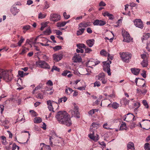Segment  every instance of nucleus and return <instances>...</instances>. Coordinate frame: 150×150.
Segmentation results:
<instances>
[{
	"label": "nucleus",
	"instance_id": "nucleus-1",
	"mask_svg": "<svg viewBox=\"0 0 150 150\" xmlns=\"http://www.w3.org/2000/svg\"><path fill=\"white\" fill-rule=\"evenodd\" d=\"M55 117L60 124L64 125L67 126H70L72 125L70 116L65 111H61L58 112Z\"/></svg>",
	"mask_w": 150,
	"mask_h": 150
},
{
	"label": "nucleus",
	"instance_id": "nucleus-2",
	"mask_svg": "<svg viewBox=\"0 0 150 150\" xmlns=\"http://www.w3.org/2000/svg\"><path fill=\"white\" fill-rule=\"evenodd\" d=\"M108 61L103 62V70L105 72H106L108 75L110 76L111 74L110 70V64L111 63V61H109L110 59L111 60H112L113 58V57L109 53L108 54Z\"/></svg>",
	"mask_w": 150,
	"mask_h": 150
},
{
	"label": "nucleus",
	"instance_id": "nucleus-3",
	"mask_svg": "<svg viewBox=\"0 0 150 150\" xmlns=\"http://www.w3.org/2000/svg\"><path fill=\"white\" fill-rule=\"evenodd\" d=\"M120 57L124 62L128 63L132 57V54L129 52H123L120 53Z\"/></svg>",
	"mask_w": 150,
	"mask_h": 150
},
{
	"label": "nucleus",
	"instance_id": "nucleus-4",
	"mask_svg": "<svg viewBox=\"0 0 150 150\" xmlns=\"http://www.w3.org/2000/svg\"><path fill=\"white\" fill-rule=\"evenodd\" d=\"M73 104L74 106V109L73 110H71L69 112L71 114L72 117L79 118L80 117V113L78 111L79 107L75 103H74Z\"/></svg>",
	"mask_w": 150,
	"mask_h": 150
},
{
	"label": "nucleus",
	"instance_id": "nucleus-5",
	"mask_svg": "<svg viewBox=\"0 0 150 150\" xmlns=\"http://www.w3.org/2000/svg\"><path fill=\"white\" fill-rule=\"evenodd\" d=\"M122 35L123 38V41L127 42H129L132 40V38L130 36L129 33L125 30H122Z\"/></svg>",
	"mask_w": 150,
	"mask_h": 150
},
{
	"label": "nucleus",
	"instance_id": "nucleus-6",
	"mask_svg": "<svg viewBox=\"0 0 150 150\" xmlns=\"http://www.w3.org/2000/svg\"><path fill=\"white\" fill-rule=\"evenodd\" d=\"M36 66L45 69H50V65L45 61H38L36 62Z\"/></svg>",
	"mask_w": 150,
	"mask_h": 150
},
{
	"label": "nucleus",
	"instance_id": "nucleus-7",
	"mask_svg": "<svg viewBox=\"0 0 150 150\" xmlns=\"http://www.w3.org/2000/svg\"><path fill=\"white\" fill-rule=\"evenodd\" d=\"M98 79L103 84H105L106 83L107 81V79L105 78V75L104 73H100L99 74L98 76H97Z\"/></svg>",
	"mask_w": 150,
	"mask_h": 150
},
{
	"label": "nucleus",
	"instance_id": "nucleus-8",
	"mask_svg": "<svg viewBox=\"0 0 150 150\" xmlns=\"http://www.w3.org/2000/svg\"><path fill=\"white\" fill-rule=\"evenodd\" d=\"M50 19L52 21H57L61 19V16L58 14L53 13L50 15Z\"/></svg>",
	"mask_w": 150,
	"mask_h": 150
},
{
	"label": "nucleus",
	"instance_id": "nucleus-9",
	"mask_svg": "<svg viewBox=\"0 0 150 150\" xmlns=\"http://www.w3.org/2000/svg\"><path fill=\"white\" fill-rule=\"evenodd\" d=\"M134 116L132 114L129 113L124 116L123 119L124 121L129 122L132 120H134Z\"/></svg>",
	"mask_w": 150,
	"mask_h": 150
},
{
	"label": "nucleus",
	"instance_id": "nucleus-10",
	"mask_svg": "<svg viewBox=\"0 0 150 150\" xmlns=\"http://www.w3.org/2000/svg\"><path fill=\"white\" fill-rule=\"evenodd\" d=\"M134 25L137 27L141 29L143 27V24L140 19H137L134 21Z\"/></svg>",
	"mask_w": 150,
	"mask_h": 150
},
{
	"label": "nucleus",
	"instance_id": "nucleus-11",
	"mask_svg": "<svg viewBox=\"0 0 150 150\" xmlns=\"http://www.w3.org/2000/svg\"><path fill=\"white\" fill-rule=\"evenodd\" d=\"M54 60L56 62H58L63 57V55L60 54H55L53 55Z\"/></svg>",
	"mask_w": 150,
	"mask_h": 150
},
{
	"label": "nucleus",
	"instance_id": "nucleus-12",
	"mask_svg": "<svg viewBox=\"0 0 150 150\" xmlns=\"http://www.w3.org/2000/svg\"><path fill=\"white\" fill-rule=\"evenodd\" d=\"M106 23L105 22L103 21L96 20L93 23L94 25L103 26Z\"/></svg>",
	"mask_w": 150,
	"mask_h": 150
},
{
	"label": "nucleus",
	"instance_id": "nucleus-13",
	"mask_svg": "<svg viewBox=\"0 0 150 150\" xmlns=\"http://www.w3.org/2000/svg\"><path fill=\"white\" fill-rule=\"evenodd\" d=\"M92 133L90 134H88V137L91 139L95 141H97L99 139V136L98 135L97 137L94 136V131H91Z\"/></svg>",
	"mask_w": 150,
	"mask_h": 150
},
{
	"label": "nucleus",
	"instance_id": "nucleus-14",
	"mask_svg": "<svg viewBox=\"0 0 150 150\" xmlns=\"http://www.w3.org/2000/svg\"><path fill=\"white\" fill-rule=\"evenodd\" d=\"M120 106V104L116 102H114L112 103L109 104L108 107H112L114 109H117Z\"/></svg>",
	"mask_w": 150,
	"mask_h": 150
},
{
	"label": "nucleus",
	"instance_id": "nucleus-15",
	"mask_svg": "<svg viewBox=\"0 0 150 150\" xmlns=\"http://www.w3.org/2000/svg\"><path fill=\"white\" fill-rule=\"evenodd\" d=\"M73 59L75 62H79L81 61V58L79 54L74 56L73 57Z\"/></svg>",
	"mask_w": 150,
	"mask_h": 150
},
{
	"label": "nucleus",
	"instance_id": "nucleus-16",
	"mask_svg": "<svg viewBox=\"0 0 150 150\" xmlns=\"http://www.w3.org/2000/svg\"><path fill=\"white\" fill-rule=\"evenodd\" d=\"M86 44L89 47H92L94 43V40L93 39L88 40L86 42Z\"/></svg>",
	"mask_w": 150,
	"mask_h": 150
},
{
	"label": "nucleus",
	"instance_id": "nucleus-17",
	"mask_svg": "<svg viewBox=\"0 0 150 150\" xmlns=\"http://www.w3.org/2000/svg\"><path fill=\"white\" fill-rule=\"evenodd\" d=\"M131 71L132 72L133 74L136 75H138L140 71V70L139 69L136 68H132L131 69Z\"/></svg>",
	"mask_w": 150,
	"mask_h": 150
},
{
	"label": "nucleus",
	"instance_id": "nucleus-18",
	"mask_svg": "<svg viewBox=\"0 0 150 150\" xmlns=\"http://www.w3.org/2000/svg\"><path fill=\"white\" fill-rule=\"evenodd\" d=\"M89 23L88 22H83L80 23L79 24V28H86L89 25Z\"/></svg>",
	"mask_w": 150,
	"mask_h": 150
},
{
	"label": "nucleus",
	"instance_id": "nucleus-19",
	"mask_svg": "<svg viewBox=\"0 0 150 150\" xmlns=\"http://www.w3.org/2000/svg\"><path fill=\"white\" fill-rule=\"evenodd\" d=\"M127 149L128 150L129 149H132V150H135L134 148V145L133 143L132 142H129L127 144Z\"/></svg>",
	"mask_w": 150,
	"mask_h": 150
},
{
	"label": "nucleus",
	"instance_id": "nucleus-20",
	"mask_svg": "<svg viewBox=\"0 0 150 150\" xmlns=\"http://www.w3.org/2000/svg\"><path fill=\"white\" fill-rule=\"evenodd\" d=\"M100 125L96 122H93L92 123L91 125V126L90 128V131L93 130V127L96 128L100 127Z\"/></svg>",
	"mask_w": 150,
	"mask_h": 150
},
{
	"label": "nucleus",
	"instance_id": "nucleus-21",
	"mask_svg": "<svg viewBox=\"0 0 150 150\" xmlns=\"http://www.w3.org/2000/svg\"><path fill=\"white\" fill-rule=\"evenodd\" d=\"M104 16H107L110 19L112 20L114 18V16L112 14H110L108 12H105L103 13Z\"/></svg>",
	"mask_w": 150,
	"mask_h": 150
},
{
	"label": "nucleus",
	"instance_id": "nucleus-22",
	"mask_svg": "<svg viewBox=\"0 0 150 150\" xmlns=\"http://www.w3.org/2000/svg\"><path fill=\"white\" fill-rule=\"evenodd\" d=\"M47 103L48 105V108L50 111H52L53 112V108L51 101L50 100H48L47 101Z\"/></svg>",
	"mask_w": 150,
	"mask_h": 150
},
{
	"label": "nucleus",
	"instance_id": "nucleus-23",
	"mask_svg": "<svg viewBox=\"0 0 150 150\" xmlns=\"http://www.w3.org/2000/svg\"><path fill=\"white\" fill-rule=\"evenodd\" d=\"M41 35H40L38 36L35 39V41L36 42L37 41V40L38 38L40 40H41L43 42H47H47L48 41H49V40L47 39L46 38H42L40 37Z\"/></svg>",
	"mask_w": 150,
	"mask_h": 150
},
{
	"label": "nucleus",
	"instance_id": "nucleus-24",
	"mask_svg": "<svg viewBox=\"0 0 150 150\" xmlns=\"http://www.w3.org/2000/svg\"><path fill=\"white\" fill-rule=\"evenodd\" d=\"M79 30L77 31L76 34L77 35H82L84 32L85 29L84 28H80L79 26L78 27Z\"/></svg>",
	"mask_w": 150,
	"mask_h": 150
},
{
	"label": "nucleus",
	"instance_id": "nucleus-25",
	"mask_svg": "<svg viewBox=\"0 0 150 150\" xmlns=\"http://www.w3.org/2000/svg\"><path fill=\"white\" fill-rule=\"evenodd\" d=\"M108 54L109 53H108L104 49L102 50L100 52V54L101 56L105 57H107L108 55Z\"/></svg>",
	"mask_w": 150,
	"mask_h": 150
},
{
	"label": "nucleus",
	"instance_id": "nucleus-26",
	"mask_svg": "<svg viewBox=\"0 0 150 150\" xmlns=\"http://www.w3.org/2000/svg\"><path fill=\"white\" fill-rule=\"evenodd\" d=\"M67 99V98L66 97L64 96L63 97L59 98L58 100V102L57 103V104H60L63 101L64 102H65L66 101Z\"/></svg>",
	"mask_w": 150,
	"mask_h": 150
},
{
	"label": "nucleus",
	"instance_id": "nucleus-27",
	"mask_svg": "<svg viewBox=\"0 0 150 150\" xmlns=\"http://www.w3.org/2000/svg\"><path fill=\"white\" fill-rule=\"evenodd\" d=\"M88 64L90 67H92V66H95V64L94 62V60L91 59L88 62Z\"/></svg>",
	"mask_w": 150,
	"mask_h": 150
},
{
	"label": "nucleus",
	"instance_id": "nucleus-28",
	"mask_svg": "<svg viewBox=\"0 0 150 150\" xmlns=\"http://www.w3.org/2000/svg\"><path fill=\"white\" fill-rule=\"evenodd\" d=\"M150 35V33H147L144 34L143 35V38H142V42H143L144 40H146L148 38Z\"/></svg>",
	"mask_w": 150,
	"mask_h": 150
},
{
	"label": "nucleus",
	"instance_id": "nucleus-29",
	"mask_svg": "<svg viewBox=\"0 0 150 150\" xmlns=\"http://www.w3.org/2000/svg\"><path fill=\"white\" fill-rule=\"evenodd\" d=\"M19 11V9L15 8H13L11 9V12L14 16H15L17 14Z\"/></svg>",
	"mask_w": 150,
	"mask_h": 150
},
{
	"label": "nucleus",
	"instance_id": "nucleus-30",
	"mask_svg": "<svg viewBox=\"0 0 150 150\" xmlns=\"http://www.w3.org/2000/svg\"><path fill=\"white\" fill-rule=\"evenodd\" d=\"M73 91H74L70 88H66L65 90L66 93L68 95H70Z\"/></svg>",
	"mask_w": 150,
	"mask_h": 150
},
{
	"label": "nucleus",
	"instance_id": "nucleus-31",
	"mask_svg": "<svg viewBox=\"0 0 150 150\" xmlns=\"http://www.w3.org/2000/svg\"><path fill=\"white\" fill-rule=\"evenodd\" d=\"M67 22L65 21L62 22L58 23H57V26L58 27H60L64 26L67 23Z\"/></svg>",
	"mask_w": 150,
	"mask_h": 150
},
{
	"label": "nucleus",
	"instance_id": "nucleus-32",
	"mask_svg": "<svg viewBox=\"0 0 150 150\" xmlns=\"http://www.w3.org/2000/svg\"><path fill=\"white\" fill-rule=\"evenodd\" d=\"M127 128L125 122H123L121 125L120 130H124L126 129Z\"/></svg>",
	"mask_w": 150,
	"mask_h": 150
},
{
	"label": "nucleus",
	"instance_id": "nucleus-33",
	"mask_svg": "<svg viewBox=\"0 0 150 150\" xmlns=\"http://www.w3.org/2000/svg\"><path fill=\"white\" fill-rule=\"evenodd\" d=\"M42 119L39 117H36L34 119V122L35 123H40L42 122Z\"/></svg>",
	"mask_w": 150,
	"mask_h": 150
},
{
	"label": "nucleus",
	"instance_id": "nucleus-34",
	"mask_svg": "<svg viewBox=\"0 0 150 150\" xmlns=\"http://www.w3.org/2000/svg\"><path fill=\"white\" fill-rule=\"evenodd\" d=\"M142 66L143 67H146L148 65V61L146 60H143L141 63Z\"/></svg>",
	"mask_w": 150,
	"mask_h": 150
},
{
	"label": "nucleus",
	"instance_id": "nucleus-35",
	"mask_svg": "<svg viewBox=\"0 0 150 150\" xmlns=\"http://www.w3.org/2000/svg\"><path fill=\"white\" fill-rule=\"evenodd\" d=\"M46 15L45 13H42L40 12L38 14V18L39 19H43L45 17Z\"/></svg>",
	"mask_w": 150,
	"mask_h": 150
},
{
	"label": "nucleus",
	"instance_id": "nucleus-36",
	"mask_svg": "<svg viewBox=\"0 0 150 150\" xmlns=\"http://www.w3.org/2000/svg\"><path fill=\"white\" fill-rule=\"evenodd\" d=\"M76 46L79 49H82V48H86V46L83 43L78 44L76 45Z\"/></svg>",
	"mask_w": 150,
	"mask_h": 150
},
{
	"label": "nucleus",
	"instance_id": "nucleus-37",
	"mask_svg": "<svg viewBox=\"0 0 150 150\" xmlns=\"http://www.w3.org/2000/svg\"><path fill=\"white\" fill-rule=\"evenodd\" d=\"M98 111V109H93L88 112V114L89 115H92L95 112H97Z\"/></svg>",
	"mask_w": 150,
	"mask_h": 150
},
{
	"label": "nucleus",
	"instance_id": "nucleus-38",
	"mask_svg": "<svg viewBox=\"0 0 150 150\" xmlns=\"http://www.w3.org/2000/svg\"><path fill=\"white\" fill-rule=\"evenodd\" d=\"M144 92H143V91H142L139 88H137V93L140 94H146L147 92V90H144Z\"/></svg>",
	"mask_w": 150,
	"mask_h": 150
},
{
	"label": "nucleus",
	"instance_id": "nucleus-39",
	"mask_svg": "<svg viewBox=\"0 0 150 150\" xmlns=\"http://www.w3.org/2000/svg\"><path fill=\"white\" fill-rule=\"evenodd\" d=\"M144 148L145 150H150V145L149 143H147L145 144Z\"/></svg>",
	"mask_w": 150,
	"mask_h": 150
},
{
	"label": "nucleus",
	"instance_id": "nucleus-40",
	"mask_svg": "<svg viewBox=\"0 0 150 150\" xmlns=\"http://www.w3.org/2000/svg\"><path fill=\"white\" fill-rule=\"evenodd\" d=\"M51 33V31L50 29H47L43 32L44 34L45 35H49Z\"/></svg>",
	"mask_w": 150,
	"mask_h": 150
},
{
	"label": "nucleus",
	"instance_id": "nucleus-41",
	"mask_svg": "<svg viewBox=\"0 0 150 150\" xmlns=\"http://www.w3.org/2000/svg\"><path fill=\"white\" fill-rule=\"evenodd\" d=\"M48 23L47 22H46L44 23H42L41 27L40 28L41 30H43L44 28L47 26Z\"/></svg>",
	"mask_w": 150,
	"mask_h": 150
},
{
	"label": "nucleus",
	"instance_id": "nucleus-42",
	"mask_svg": "<svg viewBox=\"0 0 150 150\" xmlns=\"http://www.w3.org/2000/svg\"><path fill=\"white\" fill-rule=\"evenodd\" d=\"M24 40V39L23 38V37H21V40L19 41L18 43V46H20L21 44L23 42Z\"/></svg>",
	"mask_w": 150,
	"mask_h": 150
},
{
	"label": "nucleus",
	"instance_id": "nucleus-43",
	"mask_svg": "<svg viewBox=\"0 0 150 150\" xmlns=\"http://www.w3.org/2000/svg\"><path fill=\"white\" fill-rule=\"evenodd\" d=\"M2 143L4 144H6V137L4 136H2L1 137Z\"/></svg>",
	"mask_w": 150,
	"mask_h": 150
},
{
	"label": "nucleus",
	"instance_id": "nucleus-44",
	"mask_svg": "<svg viewBox=\"0 0 150 150\" xmlns=\"http://www.w3.org/2000/svg\"><path fill=\"white\" fill-rule=\"evenodd\" d=\"M29 50L28 48H24L21 51V52L20 53L21 54H23L25 53L28 51Z\"/></svg>",
	"mask_w": 150,
	"mask_h": 150
},
{
	"label": "nucleus",
	"instance_id": "nucleus-45",
	"mask_svg": "<svg viewBox=\"0 0 150 150\" xmlns=\"http://www.w3.org/2000/svg\"><path fill=\"white\" fill-rule=\"evenodd\" d=\"M54 70H55L59 72L60 71V69L57 67L56 66H54L51 69V71H53Z\"/></svg>",
	"mask_w": 150,
	"mask_h": 150
},
{
	"label": "nucleus",
	"instance_id": "nucleus-46",
	"mask_svg": "<svg viewBox=\"0 0 150 150\" xmlns=\"http://www.w3.org/2000/svg\"><path fill=\"white\" fill-rule=\"evenodd\" d=\"M146 122H145L144 123L145 124H146L147 125H149V127L147 128H144V129H145L146 130H148L150 128V120H146Z\"/></svg>",
	"mask_w": 150,
	"mask_h": 150
},
{
	"label": "nucleus",
	"instance_id": "nucleus-47",
	"mask_svg": "<svg viewBox=\"0 0 150 150\" xmlns=\"http://www.w3.org/2000/svg\"><path fill=\"white\" fill-rule=\"evenodd\" d=\"M94 87L96 86L99 87L100 86L101 84L99 81H96L94 83Z\"/></svg>",
	"mask_w": 150,
	"mask_h": 150
},
{
	"label": "nucleus",
	"instance_id": "nucleus-48",
	"mask_svg": "<svg viewBox=\"0 0 150 150\" xmlns=\"http://www.w3.org/2000/svg\"><path fill=\"white\" fill-rule=\"evenodd\" d=\"M61 48H62L61 46H56L55 47H53V49L55 51H57L61 49Z\"/></svg>",
	"mask_w": 150,
	"mask_h": 150
},
{
	"label": "nucleus",
	"instance_id": "nucleus-49",
	"mask_svg": "<svg viewBox=\"0 0 150 150\" xmlns=\"http://www.w3.org/2000/svg\"><path fill=\"white\" fill-rule=\"evenodd\" d=\"M146 48L147 51L149 52H150V41L147 42Z\"/></svg>",
	"mask_w": 150,
	"mask_h": 150
},
{
	"label": "nucleus",
	"instance_id": "nucleus-50",
	"mask_svg": "<svg viewBox=\"0 0 150 150\" xmlns=\"http://www.w3.org/2000/svg\"><path fill=\"white\" fill-rule=\"evenodd\" d=\"M63 16L65 19H68L70 17V16L69 15H67L66 12H64L63 14Z\"/></svg>",
	"mask_w": 150,
	"mask_h": 150
},
{
	"label": "nucleus",
	"instance_id": "nucleus-51",
	"mask_svg": "<svg viewBox=\"0 0 150 150\" xmlns=\"http://www.w3.org/2000/svg\"><path fill=\"white\" fill-rule=\"evenodd\" d=\"M43 85L42 84H40L36 87L35 88V90H37L42 88Z\"/></svg>",
	"mask_w": 150,
	"mask_h": 150
},
{
	"label": "nucleus",
	"instance_id": "nucleus-52",
	"mask_svg": "<svg viewBox=\"0 0 150 150\" xmlns=\"http://www.w3.org/2000/svg\"><path fill=\"white\" fill-rule=\"evenodd\" d=\"M36 97L38 98L42 99L43 98V96L42 94L39 93L38 94V95L36 96Z\"/></svg>",
	"mask_w": 150,
	"mask_h": 150
},
{
	"label": "nucleus",
	"instance_id": "nucleus-53",
	"mask_svg": "<svg viewBox=\"0 0 150 150\" xmlns=\"http://www.w3.org/2000/svg\"><path fill=\"white\" fill-rule=\"evenodd\" d=\"M142 103L143 105H144L145 107L148 108H149V106L148 105V103L146 100H143L142 101Z\"/></svg>",
	"mask_w": 150,
	"mask_h": 150
},
{
	"label": "nucleus",
	"instance_id": "nucleus-54",
	"mask_svg": "<svg viewBox=\"0 0 150 150\" xmlns=\"http://www.w3.org/2000/svg\"><path fill=\"white\" fill-rule=\"evenodd\" d=\"M85 49V52L86 53H90L92 51V50L90 48H84Z\"/></svg>",
	"mask_w": 150,
	"mask_h": 150
},
{
	"label": "nucleus",
	"instance_id": "nucleus-55",
	"mask_svg": "<svg viewBox=\"0 0 150 150\" xmlns=\"http://www.w3.org/2000/svg\"><path fill=\"white\" fill-rule=\"evenodd\" d=\"M29 112L31 113V115L32 116L35 117L36 116V112L33 110H30Z\"/></svg>",
	"mask_w": 150,
	"mask_h": 150
},
{
	"label": "nucleus",
	"instance_id": "nucleus-56",
	"mask_svg": "<svg viewBox=\"0 0 150 150\" xmlns=\"http://www.w3.org/2000/svg\"><path fill=\"white\" fill-rule=\"evenodd\" d=\"M70 72V71H64L62 73V75L63 76H66L68 73Z\"/></svg>",
	"mask_w": 150,
	"mask_h": 150
},
{
	"label": "nucleus",
	"instance_id": "nucleus-57",
	"mask_svg": "<svg viewBox=\"0 0 150 150\" xmlns=\"http://www.w3.org/2000/svg\"><path fill=\"white\" fill-rule=\"evenodd\" d=\"M24 72L23 71H18V74L21 77H23L24 76Z\"/></svg>",
	"mask_w": 150,
	"mask_h": 150
},
{
	"label": "nucleus",
	"instance_id": "nucleus-58",
	"mask_svg": "<svg viewBox=\"0 0 150 150\" xmlns=\"http://www.w3.org/2000/svg\"><path fill=\"white\" fill-rule=\"evenodd\" d=\"M55 33L57 35H62V32L60 31L59 30H55Z\"/></svg>",
	"mask_w": 150,
	"mask_h": 150
},
{
	"label": "nucleus",
	"instance_id": "nucleus-59",
	"mask_svg": "<svg viewBox=\"0 0 150 150\" xmlns=\"http://www.w3.org/2000/svg\"><path fill=\"white\" fill-rule=\"evenodd\" d=\"M4 106L3 105H0V108L1 110V113L2 114L4 109Z\"/></svg>",
	"mask_w": 150,
	"mask_h": 150
},
{
	"label": "nucleus",
	"instance_id": "nucleus-60",
	"mask_svg": "<svg viewBox=\"0 0 150 150\" xmlns=\"http://www.w3.org/2000/svg\"><path fill=\"white\" fill-rule=\"evenodd\" d=\"M86 86L85 85L84 86L78 87L77 88V89L78 90L80 91L85 90V89Z\"/></svg>",
	"mask_w": 150,
	"mask_h": 150
},
{
	"label": "nucleus",
	"instance_id": "nucleus-61",
	"mask_svg": "<svg viewBox=\"0 0 150 150\" xmlns=\"http://www.w3.org/2000/svg\"><path fill=\"white\" fill-rule=\"evenodd\" d=\"M46 84L48 86H52L53 85V83L51 80H49L46 83Z\"/></svg>",
	"mask_w": 150,
	"mask_h": 150
},
{
	"label": "nucleus",
	"instance_id": "nucleus-62",
	"mask_svg": "<svg viewBox=\"0 0 150 150\" xmlns=\"http://www.w3.org/2000/svg\"><path fill=\"white\" fill-rule=\"evenodd\" d=\"M30 26L29 25H26L24 26L23 27V29H24L25 30H28L30 29Z\"/></svg>",
	"mask_w": 150,
	"mask_h": 150
},
{
	"label": "nucleus",
	"instance_id": "nucleus-63",
	"mask_svg": "<svg viewBox=\"0 0 150 150\" xmlns=\"http://www.w3.org/2000/svg\"><path fill=\"white\" fill-rule=\"evenodd\" d=\"M106 5L105 3L103 2V1H101L99 4V6H105Z\"/></svg>",
	"mask_w": 150,
	"mask_h": 150
},
{
	"label": "nucleus",
	"instance_id": "nucleus-64",
	"mask_svg": "<svg viewBox=\"0 0 150 150\" xmlns=\"http://www.w3.org/2000/svg\"><path fill=\"white\" fill-rule=\"evenodd\" d=\"M76 52L78 53H79L80 52H81V53H83L84 52V50L83 49H77L76 50Z\"/></svg>",
	"mask_w": 150,
	"mask_h": 150
}]
</instances>
